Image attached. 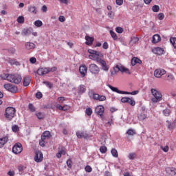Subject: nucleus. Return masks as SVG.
<instances>
[{
    "mask_svg": "<svg viewBox=\"0 0 176 176\" xmlns=\"http://www.w3.org/2000/svg\"><path fill=\"white\" fill-rule=\"evenodd\" d=\"M89 69L91 74H98L100 72V67L97 65L92 63L89 65Z\"/></svg>",
    "mask_w": 176,
    "mask_h": 176,
    "instance_id": "obj_10",
    "label": "nucleus"
},
{
    "mask_svg": "<svg viewBox=\"0 0 176 176\" xmlns=\"http://www.w3.org/2000/svg\"><path fill=\"white\" fill-rule=\"evenodd\" d=\"M98 101H105L107 100V97L105 96H98V98L97 99Z\"/></svg>",
    "mask_w": 176,
    "mask_h": 176,
    "instance_id": "obj_50",
    "label": "nucleus"
},
{
    "mask_svg": "<svg viewBox=\"0 0 176 176\" xmlns=\"http://www.w3.org/2000/svg\"><path fill=\"white\" fill-rule=\"evenodd\" d=\"M88 53H89V58H90V60H93L94 61H96V63H98V60H100L102 58V57H104L102 53L97 52L94 50H88Z\"/></svg>",
    "mask_w": 176,
    "mask_h": 176,
    "instance_id": "obj_2",
    "label": "nucleus"
},
{
    "mask_svg": "<svg viewBox=\"0 0 176 176\" xmlns=\"http://www.w3.org/2000/svg\"><path fill=\"white\" fill-rule=\"evenodd\" d=\"M160 148L164 152H168V146H161Z\"/></svg>",
    "mask_w": 176,
    "mask_h": 176,
    "instance_id": "obj_58",
    "label": "nucleus"
},
{
    "mask_svg": "<svg viewBox=\"0 0 176 176\" xmlns=\"http://www.w3.org/2000/svg\"><path fill=\"white\" fill-rule=\"evenodd\" d=\"M162 38L160 37V35L159 34H155L153 36V41L152 42L153 43H157L159 42H160Z\"/></svg>",
    "mask_w": 176,
    "mask_h": 176,
    "instance_id": "obj_25",
    "label": "nucleus"
},
{
    "mask_svg": "<svg viewBox=\"0 0 176 176\" xmlns=\"http://www.w3.org/2000/svg\"><path fill=\"white\" fill-rule=\"evenodd\" d=\"M79 71L82 76H86V74H87V67H86L85 65H82L79 67Z\"/></svg>",
    "mask_w": 176,
    "mask_h": 176,
    "instance_id": "obj_15",
    "label": "nucleus"
},
{
    "mask_svg": "<svg viewBox=\"0 0 176 176\" xmlns=\"http://www.w3.org/2000/svg\"><path fill=\"white\" fill-rule=\"evenodd\" d=\"M32 32V28H25L21 32V35L23 36H28V35H30V34Z\"/></svg>",
    "mask_w": 176,
    "mask_h": 176,
    "instance_id": "obj_19",
    "label": "nucleus"
},
{
    "mask_svg": "<svg viewBox=\"0 0 176 176\" xmlns=\"http://www.w3.org/2000/svg\"><path fill=\"white\" fill-rule=\"evenodd\" d=\"M154 54H158V56H162V54H164V50L163 48H160V47H157L153 48L152 50Z\"/></svg>",
    "mask_w": 176,
    "mask_h": 176,
    "instance_id": "obj_14",
    "label": "nucleus"
},
{
    "mask_svg": "<svg viewBox=\"0 0 176 176\" xmlns=\"http://www.w3.org/2000/svg\"><path fill=\"white\" fill-rule=\"evenodd\" d=\"M66 163H67V167H69V168H72V161L71 160H67Z\"/></svg>",
    "mask_w": 176,
    "mask_h": 176,
    "instance_id": "obj_53",
    "label": "nucleus"
},
{
    "mask_svg": "<svg viewBox=\"0 0 176 176\" xmlns=\"http://www.w3.org/2000/svg\"><path fill=\"white\" fill-rule=\"evenodd\" d=\"M163 113L164 116H170V109H166L165 110L163 111Z\"/></svg>",
    "mask_w": 176,
    "mask_h": 176,
    "instance_id": "obj_45",
    "label": "nucleus"
},
{
    "mask_svg": "<svg viewBox=\"0 0 176 176\" xmlns=\"http://www.w3.org/2000/svg\"><path fill=\"white\" fill-rule=\"evenodd\" d=\"M139 120H145L146 119V115L142 113L138 116Z\"/></svg>",
    "mask_w": 176,
    "mask_h": 176,
    "instance_id": "obj_47",
    "label": "nucleus"
},
{
    "mask_svg": "<svg viewBox=\"0 0 176 176\" xmlns=\"http://www.w3.org/2000/svg\"><path fill=\"white\" fill-rule=\"evenodd\" d=\"M85 40H86V42H85L86 45H93V42H94V38L90 37L89 36H86Z\"/></svg>",
    "mask_w": 176,
    "mask_h": 176,
    "instance_id": "obj_23",
    "label": "nucleus"
},
{
    "mask_svg": "<svg viewBox=\"0 0 176 176\" xmlns=\"http://www.w3.org/2000/svg\"><path fill=\"white\" fill-rule=\"evenodd\" d=\"M116 32H118V34H122L123 32V28H122L120 27H117L116 28Z\"/></svg>",
    "mask_w": 176,
    "mask_h": 176,
    "instance_id": "obj_54",
    "label": "nucleus"
},
{
    "mask_svg": "<svg viewBox=\"0 0 176 176\" xmlns=\"http://www.w3.org/2000/svg\"><path fill=\"white\" fill-rule=\"evenodd\" d=\"M9 64L11 65H20V63L19 61H16L15 60L11 59L8 61Z\"/></svg>",
    "mask_w": 176,
    "mask_h": 176,
    "instance_id": "obj_31",
    "label": "nucleus"
},
{
    "mask_svg": "<svg viewBox=\"0 0 176 176\" xmlns=\"http://www.w3.org/2000/svg\"><path fill=\"white\" fill-rule=\"evenodd\" d=\"M36 116H37L38 119H43L45 118V115L41 112L37 113Z\"/></svg>",
    "mask_w": 176,
    "mask_h": 176,
    "instance_id": "obj_43",
    "label": "nucleus"
},
{
    "mask_svg": "<svg viewBox=\"0 0 176 176\" xmlns=\"http://www.w3.org/2000/svg\"><path fill=\"white\" fill-rule=\"evenodd\" d=\"M65 148L63 147L60 150L58 151V153L56 154V157L60 159L62 155H65Z\"/></svg>",
    "mask_w": 176,
    "mask_h": 176,
    "instance_id": "obj_27",
    "label": "nucleus"
},
{
    "mask_svg": "<svg viewBox=\"0 0 176 176\" xmlns=\"http://www.w3.org/2000/svg\"><path fill=\"white\" fill-rule=\"evenodd\" d=\"M166 176H176V168L173 167H167L165 168Z\"/></svg>",
    "mask_w": 176,
    "mask_h": 176,
    "instance_id": "obj_9",
    "label": "nucleus"
},
{
    "mask_svg": "<svg viewBox=\"0 0 176 176\" xmlns=\"http://www.w3.org/2000/svg\"><path fill=\"white\" fill-rule=\"evenodd\" d=\"M12 152L13 153H15V155H19V153H21L23 152V146L21 143H16L13 147H12Z\"/></svg>",
    "mask_w": 176,
    "mask_h": 176,
    "instance_id": "obj_5",
    "label": "nucleus"
},
{
    "mask_svg": "<svg viewBox=\"0 0 176 176\" xmlns=\"http://www.w3.org/2000/svg\"><path fill=\"white\" fill-rule=\"evenodd\" d=\"M14 116H16V109L14 107H7L5 113V118L7 120H12Z\"/></svg>",
    "mask_w": 176,
    "mask_h": 176,
    "instance_id": "obj_4",
    "label": "nucleus"
},
{
    "mask_svg": "<svg viewBox=\"0 0 176 176\" xmlns=\"http://www.w3.org/2000/svg\"><path fill=\"white\" fill-rule=\"evenodd\" d=\"M25 168H27V166H23V165H19L18 166V170H19V173H21V174H23V173H24V170H25Z\"/></svg>",
    "mask_w": 176,
    "mask_h": 176,
    "instance_id": "obj_30",
    "label": "nucleus"
},
{
    "mask_svg": "<svg viewBox=\"0 0 176 176\" xmlns=\"http://www.w3.org/2000/svg\"><path fill=\"white\" fill-rule=\"evenodd\" d=\"M8 142V137H4L0 139V148H3V146Z\"/></svg>",
    "mask_w": 176,
    "mask_h": 176,
    "instance_id": "obj_28",
    "label": "nucleus"
},
{
    "mask_svg": "<svg viewBox=\"0 0 176 176\" xmlns=\"http://www.w3.org/2000/svg\"><path fill=\"white\" fill-rule=\"evenodd\" d=\"M151 94L153 96V98H151V102L154 104H156V102H159L160 101H162L163 96L162 95V93L156 89H151Z\"/></svg>",
    "mask_w": 176,
    "mask_h": 176,
    "instance_id": "obj_3",
    "label": "nucleus"
},
{
    "mask_svg": "<svg viewBox=\"0 0 176 176\" xmlns=\"http://www.w3.org/2000/svg\"><path fill=\"white\" fill-rule=\"evenodd\" d=\"M126 134H128V135H135V131L133 129H130L126 131Z\"/></svg>",
    "mask_w": 176,
    "mask_h": 176,
    "instance_id": "obj_34",
    "label": "nucleus"
},
{
    "mask_svg": "<svg viewBox=\"0 0 176 176\" xmlns=\"http://www.w3.org/2000/svg\"><path fill=\"white\" fill-rule=\"evenodd\" d=\"M3 87L6 90H8V91H10L11 93H16L17 91V87L10 83L5 84Z\"/></svg>",
    "mask_w": 176,
    "mask_h": 176,
    "instance_id": "obj_6",
    "label": "nucleus"
},
{
    "mask_svg": "<svg viewBox=\"0 0 176 176\" xmlns=\"http://www.w3.org/2000/svg\"><path fill=\"white\" fill-rule=\"evenodd\" d=\"M170 43H172V45L175 47V49H176V38L175 37L170 38Z\"/></svg>",
    "mask_w": 176,
    "mask_h": 176,
    "instance_id": "obj_37",
    "label": "nucleus"
},
{
    "mask_svg": "<svg viewBox=\"0 0 176 176\" xmlns=\"http://www.w3.org/2000/svg\"><path fill=\"white\" fill-rule=\"evenodd\" d=\"M41 10H42V12H43L44 13H46V12H47V6H43L41 8Z\"/></svg>",
    "mask_w": 176,
    "mask_h": 176,
    "instance_id": "obj_63",
    "label": "nucleus"
},
{
    "mask_svg": "<svg viewBox=\"0 0 176 176\" xmlns=\"http://www.w3.org/2000/svg\"><path fill=\"white\" fill-rule=\"evenodd\" d=\"M166 123L168 124V129L169 130H173L175 129L176 127V120H174L173 122H170V121H166Z\"/></svg>",
    "mask_w": 176,
    "mask_h": 176,
    "instance_id": "obj_21",
    "label": "nucleus"
},
{
    "mask_svg": "<svg viewBox=\"0 0 176 176\" xmlns=\"http://www.w3.org/2000/svg\"><path fill=\"white\" fill-rule=\"evenodd\" d=\"M85 113L87 116H91V113H93V109H91L90 107L87 108Z\"/></svg>",
    "mask_w": 176,
    "mask_h": 176,
    "instance_id": "obj_36",
    "label": "nucleus"
},
{
    "mask_svg": "<svg viewBox=\"0 0 176 176\" xmlns=\"http://www.w3.org/2000/svg\"><path fill=\"white\" fill-rule=\"evenodd\" d=\"M76 135L78 138H86V135H85L84 132L78 131L76 133Z\"/></svg>",
    "mask_w": 176,
    "mask_h": 176,
    "instance_id": "obj_29",
    "label": "nucleus"
},
{
    "mask_svg": "<svg viewBox=\"0 0 176 176\" xmlns=\"http://www.w3.org/2000/svg\"><path fill=\"white\" fill-rule=\"evenodd\" d=\"M58 20L60 21V23H64V21H65V16H60Z\"/></svg>",
    "mask_w": 176,
    "mask_h": 176,
    "instance_id": "obj_60",
    "label": "nucleus"
},
{
    "mask_svg": "<svg viewBox=\"0 0 176 176\" xmlns=\"http://www.w3.org/2000/svg\"><path fill=\"white\" fill-rule=\"evenodd\" d=\"M109 89L112 90V91H115L116 93H118V94H127L126 91H120L118 87H112V85H109Z\"/></svg>",
    "mask_w": 176,
    "mask_h": 176,
    "instance_id": "obj_20",
    "label": "nucleus"
},
{
    "mask_svg": "<svg viewBox=\"0 0 176 176\" xmlns=\"http://www.w3.org/2000/svg\"><path fill=\"white\" fill-rule=\"evenodd\" d=\"M152 10L155 13H157V12H159L160 10V7H159V6H157V5H155L153 6Z\"/></svg>",
    "mask_w": 176,
    "mask_h": 176,
    "instance_id": "obj_33",
    "label": "nucleus"
},
{
    "mask_svg": "<svg viewBox=\"0 0 176 176\" xmlns=\"http://www.w3.org/2000/svg\"><path fill=\"white\" fill-rule=\"evenodd\" d=\"M158 19L160 20H163V19H164V14L163 13H160L158 14V16H157Z\"/></svg>",
    "mask_w": 176,
    "mask_h": 176,
    "instance_id": "obj_61",
    "label": "nucleus"
},
{
    "mask_svg": "<svg viewBox=\"0 0 176 176\" xmlns=\"http://www.w3.org/2000/svg\"><path fill=\"white\" fill-rule=\"evenodd\" d=\"M128 157L129 159H130V160H133V159H135V153H129Z\"/></svg>",
    "mask_w": 176,
    "mask_h": 176,
    "instance_id": "obj_49",
    "label": "nucleus"
},
{
    "mask_svg": "<svg viewBox=\"0 0 176 176\" xmlns=\"http://www.w3.org/2000/svg\"><path fill=\"white\" fill-rule=\"evenodd\" d=\"M131 63L133 66L135 65L136 64H142V61L140 60V58L135 57L131 59Z\"/></svg>",
    "mask_w": 176,
    "mask_h": 176,
    "instance_id": "obj_24",
    "label": "nucleus"
},
{
    "mask_svg": "<svg viewBox=\"0 0 176 176\" xmlns=\"http://www.w3.org/2000/svg\"><path fill=\"white\" fill-rule=\"evenodd\" d=\"M115 16V14L113 13V12L112 11H109L108 12V16L110 18V19H113V16Z\"/></svg>",
    "mask_w": 176,
    "mask_h": 176,
    "instance_id": "obj_59",
    "label": "nucleus"
},
{
    "mask_svg": "<svg viewBox=\"0 0 176 176\" xmlns=\"http://www.w3.org/2000/svg\"><path fill=\"white\" fill-rule=\"evenodd\" d=\"M48 71L49 72H56V71H57V67H48Z\"/></svg>",
    "mask_w": 176,
    "mask_h": 176,
    "instance_id": "obj_55",
    "label": "nucleus"
},
{
    "mask_svg": "<svg viewBox=\"0 0 176 176\" xmlns=\"http://www.w3.org/2000/svg\"><path fill=\"white\" fill-rule=\"evenodd\" d=\"M28 12L32 13V14H36L38 13V10L36 9V7L30 6L28 7Z\"/></svg>",
    "mask_w": 176,
    "mask_h": 176,
    "instance_id": "obj_22",
    "label": "nucleus"
},
{
    "mask_svg": "<svg viewBox=\"0 0 176 176\" xmlns=\"http://www.w3.org/2000/svg\"><path fill=\"white\" fill-rule=\"evenodd\" d=\"M117 68H118V69H120V72H124L125 74H127V75H130V74H131L130 72V70H129L128 68H126L124 66L117 65Z\"/></svg>",
    "mask_w": 176,
    "mask_h": 176,
    "instance_id": "obj_18",
    "label": "nucleus"
},
{
    "mask_svg": "<svg viewBox=\"0 0 176 176\" xmlns=\"http://www.w3.org/2000/svg\"><path fill=\"white\" fill-rule=\"evenodd\" d=\"M43 135H45L47 140H49V138H50V132L47 131H45L43 133Z\"/></svg>",
    "mask_w": 176,
    "mask_h": 176,
    "instance_id": "obj_51",
    "label": "nucleus"
},
{
    "mask_svg": "<svg viewBox=\"0 0 176 176\" xmlns=\"http://www.w3.org/2000/svg\"><path fill=\"white\" fill-rule=\"evenodd\" d=\"M43 85H45V86L49 87L50 89H52L53 87V84H52L49 81H43Z\"/></svg>",
    "mask_w": 176,
    "mask_h": 176,
    "instance_id": "obj_39",
    "label": "nucleus"
},
{
    "mask_svg": "<svg viewBox=\"0 0 176 176\" xmlns=\"http://www.w3.org/2000/svg\"><path fill=\"white\" fill-rule=\"evenodd\" d=\"M30 61L32 64H35V63H36V58L34 57H32L30 58Z\"/></svg>",
    "mask_w": 176,
    "mask_h": 176,
    "instance_id": "obj_62",
    "label": "nucleus"
},
{
    "mask_svg": "<svg viewBox=\"0 0 176 176\" xmlns=\"http://www.w3.org/2000/svg\"><path fill=\"white\" fill-rule=\"evenodd\" d=\"M37 75H39V76H43V75H47V74H49V67H40L36 71Z\"/></svg>",
    "mask_w": 176,
    "mask_h": 176,
    "instance_id": "obj_12",
    "label": "nucleus"
},
{
    "mask_svg": "<svg viewBox=\"0 0 176 176\" xmlns=\"http://www.w3.org/2000/svg\"><path fill=\"white\" fill-rule=\"evenodd\" d=\"M1 79L4 80H8L11 83H15V85H19V83L21 82V76L19 74H1Z\"/></svg>",
    "mask_w": 176,
    "mask_h": 176,
    "instance_id": "obj_1",
    "label": "nucleus"
},
{
    "mask_svg": "<svg viewBox=\"0 0 176 176\" xmlns=\"http://www.w3.org/2000/svg\"><path fill=\"white\" fill-rule=\"evenodd\" d=\"M104 111H105V109L101 105L96 107L95 109L96 113L100 116L102 120H104Z\"/></svg>",
    "mask_w": 176,
    "mask_h": 176,
    "instance_id": "obj_7",
    "label": "nucleus"
},
{
    "mask_svg": "<svg viewBox=\"0 0 176 176\" xmlns=\"http://www.w3.org/2000/svg\"><path fill=\"white\" fill-rule=\"evenodd\" d=\"M31 82V78L30 76H25L23 79V86H29Z\"/></svg>",
    "mask_w": 176,
    "mask_h": 176,
    "instance_id": "obj_26",
    "label": "nucleus"
},
{
    "mask_svg": "<svg viewBox=\"0 0 176 176\" xmlns=\"http://www.w3.org/2000/svg\"><path fill=\"white\" fill-rule=\"evenodd\" d=\"M35 44L34 43L31 42H26L25 43V47L26 50H33V49H35Z\"/></svg>",
    "mask_w": 176,
    "mask_h": 176,
    "instance_id": "obj_16",
    "label": "nucleus"
},
{
    "mask_svg": "<svg viewBox=\"0 0 176 176\" xmlns=\"http://www.w3.org/2000/svg\"><path fill=\"white\" fill-rule=\"evenodd\" d=\"M34 25L36 27H42V25H43V23H42V21L41 20H36L34 21Z\"/></svg>",
    "mask_w": 176,
    "mask_h": 176,
    "instance_id": "obj_32",
    "label": "nucleus"
},
{
    "mask_svg": "<svg viewBox=\"0 0 176 176\" xmlns=\"http://www.w3.org/2000/svg\"><path fill=\"white\" fill-rule=\"evenodd\" d=\"M42 96H43V95H42V93L41 92H37L36 94V98H42Z\"/></svg>",
    "mask_w": 176,
    "mask_h": 176,
    "instance_id": "obj_64",
    "label": "nucleus"
},
{
    "mask_svg": "<svg viewBox=\"0 0 176 176\" xmlns=\"http://www.w3.org/2000/svg\"><path fill=\"white\" fill-rule=\"evenodd\" d=\"M98 64H100L102 67V69L103 71H105L106 72H108L109 71V65H107V62L102 59V58H100V60H98Z\"/></svg>",
    "mask_w": 176,
    "mask_h": 176,
    "instance_id": "obj_8",
    "label": "nucleus"
},
{
    "mask_svg": "<svg viewBox=\"0 0 176 176\" xmlns=\"http://www.w3.org/2000/svg\"><path fill=\"white\" fill-rule=\"evenodd\" d=\"M85 170L87 173H91V171H93V168H91V166L88 165V166H85Z\"/></svg>",
    "mask_w": 176,
    "mask_h": 176,
    "instance_id": "obj_46",
    "label": "nucleus"
},
{
    "mask_svg": "<svg viewBox=\"0 0 176 176\" xmlns=\"http://www.w3.org/2000/svg\"><path fill=\"white\" fill-rule=\"evenodd\" d=\"M107 151V146H102L100 148V152H101V153H106Z\"/></svg>",
    "mask_w": 176,
    "mask_h": 176,
    "instance_id": "obj_42",
    "label": "nucleus"
},
{
    "mask_svg": "<svg viewBox=\"0 0 176 176\" xmlns=\"http://www.w3.org/2000/svg\"><path fill=\"white\" fill-rule=\"evenodd\" d=\"M110 34L113 39H114V41H116L118 39V36L116 35V33H115V32L110 30Z\"/></svg>",
    "mask_w": 176,
    "mask_h": 176,
    "instance_id": "obj_38",
    "label": "nucleus"
},
{
    "mask_svg": "<svg viewBox=\"0 0 176 176\" xmlns=\"http://www.w3.org/2000/svg\"><path fill=\"white\" fill-rule=\"evenodd\" d=\"M111 155L113 156V157H118V156H119L118 151L115 148L111 149Z\"/></svg>",
    "mask_w": 176,
    "mask_h": 176,
    "instance_id": "obj_35",
    "label": "nucleus"
},
{
    "mask_svg": "<svg viewBox=\"0 0 176 176\" xmlns=\"http://www.w3.org/2000/svg\"><path fill=\"white\" fill-rule=\"evenodd\" d=\"M34 159L36 163H41V162L43 160V154L42 153V152L36 151L35 152V156Z\"/></svg>",
    "mask_w": 176,
    "mask_h": 176,
    "instance_id": "obj_11",
    "label": "nucleus"
},
{
    "mask_svg": "<svg viewBox=\"0 0 176 176\" xmlns=\"http://www.w3.org/2000/svg\"><path fill=\"white\" fill-rule=\"evenodd\" d=\"M77 93L78 94H83L86 93V86L84 85H80L77 88Z\"/></svg>",
    "mask_w": 176,
    "mask_h": 176,
    "instance_id": "obj_17",
    "label": "nucleus"
},
{
    "mask_svg": "<svg viewBox=\"0 0 176 176\" xmlns=\"http://www.w3.org/2000/svg\"><path fill=\"white\" fill-rule=\"evenodd\" d=\"M165 74L166 70L163 69H157L154 72V76H155V78H162V76H163V75H165Z\"/></svg>",
    "mask_w": 176,
    "mask_h": 176,
    "instance_id": "obj_13",
    "label": "nucleus"
},
{
    "mask_svg": "<svg viewBox=\"0 0 176 176\" xmlns=\"http://www.w3.org/2000/svg\"><path fill=\"white\" fill-rule=\"evenodd\" d=\"M29 109L31 111V112H35V107L31 103L29 104Z\"/></svg>",
    "mask_w": 176,
    "mask_h": 176,
    "instance_id": "obj_56",
    "label": "nucleus"
},
{
    "mask_svg": "<svg viewBox=\"0 0 176 176\" xmlns=\"http://www.w3.org/2000/svg\"><path fill=\"white\" fill-rule=\"evenodd\" d=\"M70 108H71V107H69V105L65 104V105H63V111H68L70 109Z\"/></svg>",
    "mask_w": 176,
    "mask_h": 176,
    "instance_id": "obj_57",
    "label": "nucleus"
},
{
    "mask_svg": "<svg viewBox=\"0 0 176 176\" xmlns=\"http://www.w3.org/2000/svg\"><path fill=\"white\" fill-rule=\"evenodd\" d=\"M19 130H20V128L18 126V125H13L12 126V131H13V133H17Z\"/></svg>",
    "mask_w": 176,
    "mask_h": 176,
    "instance_id": "obj_40",
    "label": "nucleus"
},
{
    "mask_svg": "<svg viewBox=\"0 0 176 176\" xmlns=\"http://www.w3.org/2000/svg\"><path fill=\"white\" fill-rule=\"evenodd\" d=\"M128 104H130V105H132V107H134V105H135V100L128 98Z\"/></svg>",
    "mask_w": 176,
    "mask_h": 176,
    "instance_id": "obj_41",
    "label": "nucleus"
},
{
    "mask_svg": "<svg viewBox=\"0 0 176 176\" xmlns=\"http://www.w3.org/2000/svg\"><path fill=\"white\" fill-rule=\"evenodd\" d=\"M17 21L19 24H23V23H24V16H19L17 19Z\"/></svg>",
    "mask_w": 176,
    "mask_h": 176,
    "instance_id": "obj_48",
    "label": "nucleus"
},
{
    "mask_svg": "<svg viewBox=\"0 0 176 176\" xmlns=\"http://www.w3.org/2000/svg\"><path fill=\"white\" fill-rule=\"evenodd\" d=\"M131 41L132 43H137L140 41V38L138 37H132Z\"/></svg>",
    "mask_w": 176,
    "mask_h": 176,
    "instance_id": "obj_52",
    "label": "nucleus"
},
{
    "mask_svg": "<svg viewBox=\"0 0 176 176\" xmlns=\"http://www.w3.org/2000/svg\"><path fill=\"white\" fill-rule=\"evenodd\" d=\"M125 93H126V94H131V96H136V94H138V93H140V91L138 90H136V91H133L132 92L125 91Z\"/></svg>",
    "mask_w": 176,
    "mask_h": 176,
    "instance_id": "obj_44",
    "label": "nucleus"
}]
</instances>
